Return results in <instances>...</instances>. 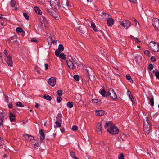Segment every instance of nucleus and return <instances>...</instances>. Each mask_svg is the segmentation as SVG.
Instances as JSON below:
<instances>
[{
	"mask_svg": "<svg viewBox=\"0 0 159 159\" xmlns=\"http://www.w3.org/2000/svg\"><path fill=\"white\" fill-rule=\"evenodd\" d=\"M23 16L25 19L28 20L29 19V17L28 14L26 13H23Z\"/></svg>",
	"mask_w": 159,
	"mask_h": 159,
	"instance_id": "43",
	"label": "nucleus"
},
{
	"mask_svg": "<svg viewBox=\"0 0 159 159\" xmlns=\"http://www.w3.org/2000/svg\"><path fill=\"white\" fill-rule=\"evenodd\" d=\"M11 59L12 57L11 56L7 57L5 59L6 63L10 67H12L13 66V63Z\"/></svg>",
	"mask_w": 159,
	"mask_h": 159,
	"instance_id": "12",
	"label": "nucleus"
},
{
	"mask_svg": "<svg viewBox=\"0 0 159 159\" xmlns=\"http://www.w3.org/2000/svg\"><path fill=\"white\" fill-rule=\"evenodd\" d=\"M40 20H42V24H43V23L45 26H46V25H47V23L46 21V18L43 16H42Z\"/></svg>",
	"mask_w": 159,
	"mask_h": 159,
	"instance_id": "25",
	"label": "nucleus"
},
{
	"mask_svg": "<svg viewBox=\"0 0 159 159\" xmlns=\"http://www.w3.org/2000/svg\"><path fill=\"white\" fill-rule=\"evenodd\" d=\"M31 41L32 42H37V40L36 39H31Z\"/></svg>",
	"mask_w": 159,
	"mask_h": 159,
	"instance_id": "59",
	"label": "nucleus"
},
{
	"mask_svg": "<svg viewBox=\"0 0 159 159\" xmlns=\"http://www.w3.org/2000/svg\"><path fill=\"white\" fill-rule=\"evenodd\" d=\"M151 60L152 61L154 62L156 61V59L155 57L153 56H152L151 57Z\"/></svg>",
	"mask_w": 159,
	"mask_h": 159,
	"instance_id": "54",
	"label": "nucleus"
},
{
	"mask_svg": "<svg viewBox=\"0 0 159 159\" xmlns=\"http://www.w3.org/2000/svg\"><path fill=\"white\" fill-rule=\"evenodd\" d=\"M70 155L73 159L76 157L74 152L72 151H71L70 152Z\"/></svg>",
	"mask_w": 159,
	"mask_h": 159,
	"instance_id": "38",
	"label": "nucleus"
},
{
	"mask_svg": "<svg viewBox=\"0 0 159 159\" xmlns=\"http://www.w3.org/2000/svg\"><path fill=\"white\" fill-rule=\"evenodd\" d=\"M152 25L155 29L159 30V20L158 19H153L152 20Z\"/></svg>",
	"mask_w": 159,
	"mask_h": 159,
	"instance_id": "3",
	"label": "nucleus"
},
{
	"mask_svg": "<svg viewBox=\"0 0 159 159\" xmlns=\"http://www.w3.org/2000/svg\"><path fill=\"white\" fill-rule=\"evenodd\" d=\"M69 2L67 0H66L62 2L63 7L66 9H69V7H71V6H69Z\"/></svg>",
	"mask_w": 159,
	"mask_h": 159,
	"instance_id": "15",
	"label": "nucleus"
},
{
	"mask_svg": "<svg viewBox=\"0 0 159 159\" xmlns=\"http://www.w3.org/2000/svg\"><path fill=\"white\" fill-rule=\"evenodd\" d=\"M16 105L17 106H18L20 107H22L24 106V105L22 104L20 102H17Z\"/></svg>",
	"mask_w": 159,
	"mask_h": 159,
	"instance_id": "40",
	"label": "nucleus"
},
{
	"mask_svg": "<svg viewBox=\"0 0 159 159\" xmlns=\"http://www.w3.org/2000/svg\"><path fill=\"white\" fill-rule=\"evenodd\" d=\"M40 135V139L41 140L44 139L45 138L44 134L42 129H41L39 131Z\"/></svg>",
	"mask_w": 159,
	"mask_h": 159,
	"instance_id": "20",
	"label": "nucleus"
},
{
	"mask_svg": "<svg viewBox=\"0 0 159 159\" xmlns=\"http://www.w3.org/2000/svg\"><path fill=\"white\" fill-rule=\"evenodd\" d=\"M93 102L96 103H98L99 102V100L98 99H94L92 100Z\"/></svg>",
	"mask_w": 159,
	"mask_h": 159,
	"instance_id": "50",
	"label": "nucleus"
},
{
	"mask_svg": "<svg viewBox=\"0 0 159 159\" xmlns=\"http://www.w3.org/2000/svg\"><path fill=\"white\" fill-rule=\"evenodd\" d=\"M95 112L96 115L97 116H102L104 114V111L103 110H96Z\"/></svg>",
	"mask_w": 159,
	"mask_h": 159,
	"instance_id": "16",
	"label": "nucleus"
},
{
	"mask_svg": "<svg viewBox=\"0 0 159 159\" xmlns=\"http://www.w3.org/2000/svg\"><path fill=\"white\" fill-rule=\"evenodd\" d=\"M44 66H45V69L46 70H47V69H48V64H45Z\"/></svg>",
	"mask_w": 159,
	"mask_h": 159,
	"instance_id": "57",
	"label": "nucleus"
},
{
	"mask_svg": "<svg viewBox=\"0 0 159 159\" xmlns=\"http://www.w3.org/2000/svg\"><path fill=\"white\" fill-rule=\"evenodd\" d=\"M108 93L109 96L110 95L111 98L113 99H116L117 98L116 94L112 89L110 88L109 89Z\"/></svg>",
	"mask_w": 159,
	"mask_h": 159,
	"instance_id": "2",
	"label": "nucleus"
},
{
	"mask_svg": "<svg viewBox=\"0 0 159 159\" xmlns=\"http://www.w3.org/2000/svg\"><path fill=\"white\" fill-rule=\"evenodd\" d=\"M67 106L70 108H71L73 107V104L72 102H69L67 103Z\"/></svg>",
	"mask_w": 159,
	"mask_h": 159,
	"instance_id": "30",
	"label": "nucleus"
},
{
	"mask_svg": "<svg viewBox=\"0 0 159 159\" xmlns=\"http://www.w3.org/2000/svg\"><path fill=\"white\" fill-rule=\"evenodd\" d=\"M153 65L152 64H149L148 66V69L149 70L151 71L153 69Z\"/></svg>",
	"mask_w": 159,
	"mask_h": 159,
	"instance_id": "42",
	"label": "nucleus"
},
{
	"mask_svg": "<svg viewBox=\"0 0 159 159\" xmlns=\"http://www.w3.org/2000/svg\"><path fill=\"white\" fill-rule=\"evenodd\" d=\"M48 82L49 85L54 87L56 84V78L54 77H52L48 79Z\"/></svg>",
	"mask_w": 159,
	"mask_h": 159,
	"instance_id": "9",
	"label": "nucleus"
},
{
	"mask_svg": "<svg viewBox=\"0 0 159 159\" xmlns=\"http://www.w3.org/2000/svg\"><path fill=\"white\" fill-rule=\"evenodd\" d=\"M72 60H67L66 62L68 65V66L70 69L73 70L74 67V62H75L73 59Z\"/></svg>",
	"mask_w": 159,
	"mask_h": 159,
	"instance_id": "10",
	"label": "nucleus"
},
{
	"mask_svg": "<svg viewBox=\"0 0 159 159\" xmlns=\"http://www.w3.org/2000/svg\"><path fill=\"white\" fill-rule=\"evenodd\" d=\"M119 132L118 128L114 125L113 127H112L108 132L111 134H118Z\"/></svg>",
	"mask_w": 159,
	"mask_h": 159,
	"instance_id": "7",
	"label": "nucleus"
},
{
	"mask_svg": "<svg viewBox=\"0 0 159 159\" xmlns=\"http://www.w3.org/2000/svg\"><path fill=\"white\" fill-rule=\"evenodd\" d=\"M38 145H39V143H35V144H34V147H35V146L38 147Z\"/></svg>",
	"mask_w": 159,
	"mask_h": 159,
	"instance_id": "64",
	"label": "nucleus"
},
{
	"mask_svg": "<svg viewBox=\"0 0 159 159\" xmlns=\"http://www.w3.org/2000/svg\"><path fill=\"white\" fill-rule=\"evenodd\" d=\"M152 98H149V97L147 98L149 100V102L151 106H153L154 105V98L152 96Z\"/></svg>",
	"mask_w": 159,
	"mask_h": 159,
	"instance_id": "22",
	"label": "nucleus"
},
{
	"mask_svg": "<svg viewBox=\"0 0 159 159\" xmlns=\"http://www.w3.org/2000/svg\"><path fill=\"white\" fill-rule=\"evenodd\" d=\"M128 0L133 3H135L136 2V0Z\"/></svg>",
	"mask_w": 159,
	"mask_h": 159,
	"instance_id": "60",
	"label": "nucleus"
},
{
	"mask_svg": "<svg viewBox=\"0 0 159 159\" xmlns=\"http://www.w3.org/2000/svg\"><path fill=\"white\" fill-rule=\"evenodd\" d=\"M8 107L10 108H12L13 107L12 104L11 103H9L8 104Z\"/></svg>",
	"mask_w": 159,
	"mask_h": 159,
	"instance_id": "56",
	"label": "nucleus"
},
{
	"mask_svg": "<svg viewBox=\"0 0 159 159\" xmlns=\"http://www.w3.org/2000/svg\"><path fill=\"white\" fill-rule=\"evenodd\" d=\"M0 120H1V122H0V127L3 124V116H1L0 118Z\"/></svg>",
	"mask_w": 159,
	"mask_h": 159,
	"instance_id": "47",
	"label": "nucleus"
},
{
	"mask_svg": "<svg viewBox=\"0 0 159 159\" xmlns=\"http://www.w3.org/2000/svg\"><path fill=\"white\" fill-rule=\"evenodd\" d=\"M131 38L134 39V40L136 43H139L141 41L139 40V39L137 38H134L133 36H131Z\"/></svg>",
	"mask_w": 159,
	"mask_h": 159,
	"instance_id": "36",
	"label": "nucleus"
},
{
	"mask_svg": "<svg viewBox=\"0 0 159 159\" xmlns=\"http://www.w3.org/2000/svg\"><path fill=\"white\" fill-rule=\"evenodd\" d=\"M62 98L60 96L57 97L56 98L57 102L59 103L61 101Z\"/></svg>",
	"mask_w": 159,
	"mask_h": 159,
	"instance_id": "41",
	"label": "nucleus"
},
{
	"mask_svg": "<svg viewBox=\"0 0 159 159\" xmlns=\"http://www.w3.org/2000/svg\"><path fill=\"white\" fill-rule=\"evenodd\" d=\"M131 20L135 22V23H138V25H139V22H138V21H137L136 20V19L135 18H134V17H133V18H131Z\"/></svg>",
	"mask_w": 159,
	"mask_h": 159,
	"instance_id": "49",
	"label": "nucleus"
},
{
	"mask_svg": "<svg viewBox=\"0 0 159 159\" xmlns=\"http://www.w3.org/2000/svg\"><path fill=\"white\" fill-rule=\"evenodd\" d=\"M52 16L55 19H57L58 18V15H57L54 12V13L52 14Z\"/></svg>",
	"mask_w": 159,
	"mask_h": 159,
	"instance_id": "53",
	"label": "nucleus"
},
{
	"mask_svg": "<svg viewBox=\"0 0 159 159\" xmlns=\"http://www.w3.org/2000/svg\"><path fill=\"white\" fill-rule=\"evenodd\" d=\"M119 159H124V156L123 154L121 153L119 155Z\"/></svg>",
	"mask_w": 159,
	"mask_h": 159,
	"instance_id": "48",
	"label": "nucleus"
},
{
	"mask_svg": "<svg viewBox=\"0 0 159 159\" xmlns=\"http://www.w3.org/2000/svg\"><path fill=\"white\" fill-rule=\"evenodd\" d=\"M126 77L128 80H129L130 83H132L133 82V80L130 75H127L126 76Z\"/></svg>",
	"mask_w": 159,
	"mask_h": 159,
	"instance_id": "28",
	"label": "nucleus"
},
{
	"mask_svg": "<svg viewBox=\"0 0 159 159\" xmlns=\"http://www.w3.org/2000/svg\"><path fill=\"white\" fill-rule=\"evenodd\" d=\"M21 35L22 36H24L25 35V32L23 30V31L21 32Z\"/></svg>",
	"mask_w": 159,
	"mask_h": 159,
	"instance_id": "62",
	"label": "nucleus"
},
{
	"mask_svg": "<svg viewBox=\"0 0 159 159\" xmlns=\"http://www.w3.org/2000/svg\"><path fill=\"white\" fill-rule=\"evenodd\" d=\"M78 129V128L77 126L76 125H74L72 126V130L73 131H76Z\"/></svg>",
	"mask_w": 159,
	"mask_h": 159,
	"instance_id": "46",
	"label": "nucleus"
},
{
	"mask_svg": "<svg viewBox=\"0 0 159 159\" xmlns=\"http://www.w3.org/2000/svg\"><path fill=\"white\" fill-rule=\"evenodd\" d=\"M153 72L154 74L155 75L156 77L158 79H159V72L157 71L155 72L154 70L153 71Z\"/></svg>",
	"mask_w": 159,
	"mask_h": 159,
	"instance_id": "34",
	"label": "nucleus"
},
{
	"mask_svg": "<svg viewBox=\"0 0 159 159\" xmlns=\"http://www.w3.org/2000/svg\"><path fill=\"white\" fill-rule=\"evenodd\" d=\"M107 23L109 26L112 25L114 24L113 20L111 18H109L108 19Z\"/></svg>",
	"mask_w": 159,
	"mask_h": 159,
	"instance_id": "18",
	"label": "nucleus"
},
{
	"mask_svg": "<svg viewBox=\"0 0 159 159\" xmlns=\"http://www.w3.org/2000/svg\"><path fill=\"white\" fill-rule=\"evenodd\" d=\"M23 29L20 27H18L16 29V31L17 33H21L23 31Z\"/></svg>",
	"mask_w": 159,
	"mask_h": 159,
	"instance_id": "35",
	"label": "nucleus"
},
{
	"mask_svg": "<svg viewBox=\"0 0 159 159\" xmlns=\"http://www.w3.org/2000/svg\"><path fill=\"white\" fill-rule=\"evenodd\" d=\"M38 106H39V105H38V103L37 102H35V107L36 108H38Z\"/></svg>",
	"mask_w": 159,
	"mask_h": 159,
	"instance_id": "61",
	"label": "nucleus"
},
{
	"mask_svg": "<svg viewBox=\"0 0 159 159\" xmlns=\"http://www.w3.org/2000/svg\"><path fill=\"white\" fill-rule=\"evenodd\" d=\"M49 39H50V41H51V42L53 44L55 45L57 43V41L54 40L53 37L51 36H50V37H49Z\"/></svg>",
	"mask_w": 159,
	"mask_h": 159,
	"instance_id": "29",
	"label": "nucleus"
},
{
	"mask_svg": "<svg viewBox=\"0 0 159 159\" xmlns=\"http://www.w3.org/2000/svg\"><path fill=\"white\" fill-rule=\"evenodd\" d=\"M55 124L56 126L58 127H60L61 125V124L58 121H56Z\"/></svg>",
	"mask_w": 159,
	"mask_h": 159,
	"instance_id": "44",
	"label": "nucleus"
},
{
	"mask_svg": "<svg viewBox=\"0 0 159 159\" xmlns=\"http://www.w3.org/2000/svg\"><path fill=\"white\" fill-rule=\"evenodd\" d=\"M149 123L148 120V117H145V119H144V124L145 123V122Z\"/></svg>",
	"mask_w": 159,
	"mask_h": 159,
	"instance_id": "51",
	"label": "nucleus"
},
{
	"mask_svg": "<svg viewBox=\"0 0 159 159\" xmlns=\"http://www.w3.org/2000/svg\"><path fill=\"white\" fill-rule=\"evenodd\" d=\"M102 125L100 123H98L96 126V131L99 134H102Z\"/></svg>",
	"mask_w": 159,
	"mask_h": 159,
	"instance_id": "13",
	"label": "nucleus"
},
{
	"mask_svg": "<svg viewBox=\"0 0 159 159\" xmlns=\"http://www.w3.org/2000/svg\"><path fill=\"white\" fill-rule=\"evenodd\" d=\"M50 5L52 7L57 8L60 5L59 0H50Z\"/></svg>",
	"mask_w": 159,
	"mask_h": 159,
	"instance_id": "4",
	"label": "nucleus"
},
{
	"mask_svg": "<svg viewBox=\"0 0 159 159\" xmlns=\"http://www.w3.org/2000/svg\"><path fill=\"white\" fill-rule=\"evenodd\" d=\"M10 120L11 122H14L15 119V115L12 113H10L9 114Z\"/></svg>",
	"mask_w": 159,
	"mask_h": 159,
	"instance_id": "19",
	"label": "nucleus"
},
{
	"mask_svg": "<svg viewBox=\"0 0 159 159\" xmlns=\"http://www.w3.org/2000/svg\"><path fill=\"white\" fill-rule=\"evenodd\" d=\"M10 3L11 7H14L16 4V2L14 0H11Z\"/></svg>",
	"mask_w": 159,
	"mask_h": 159,
	"instance_id": "33",
	"label": "nucleus"
},
{
	"mask_svg": "<svg viewBox=\"0 0 159 159\" xmlns=\"http://www.w3.org/2000/svg\"><path fill=\"white\" fill-rule=\"evenodd\" d=\"M99 92L103 97H107L109 96L108 93H107L104 90L101 89L99 91Z\"/></svg>",
	"mask_w": 159,
	"mask_h": 159,
	"instance_id": "17",
	"label": "nucleus"
},
{
	"mask_svg": "<svg viewBox=\"0 0 159 159\" xmlns=\"http://www.w3.org/2000/svg\"><path fill=\"white\" fill-rule=\"evenodd\" d=\"M57 94L59 96H61L63 94L62 91V90H58L57 91Z\"/></svg>",
	"mask_w": 159,
	"mask_h": 159,
	"instance_id": "39",
	"label": "nucleus"
},
{
	"mask_svg": "<svg viewBox=\"0 0 159 159\" xmlns=\"http://www.w3.org/2000/svg\"><path fill=\"white\" fill-rule=\"evenodd\" d=\"M74 79L76 81H79L80 80V77L77 75H75L73 77Z\"/></svg>",
	"mask_w": 159,
	"mask_h": 159,
	"instance_id": "37",
	"label": "nucleus"
},
{
	"mask_svg": "<svg viewBox=\"0 0 159 159\" xmlns=\"http://www.w3.org/2000/svg\"><path fill=\"white\" fill-rule=\"evenodd\" d=\"M64 50V47L63 45L60 44L59 45L58 48L56 49L55 51V53L56 56L58 57L60 53Z\"/></svg>",
	"mask_w": 159,
	"mask_h": 159,
	"instance_id": "8",
	"label": "nucleus"
},
{
	"mask_svg": "<svg viewBox=\"0 0 159 159\" xmlns=\"http://www.w3.org/2000/svg\"><path fill=\"white\" fill-rule=\"evenodd\" d=\"M60 130L62 133H63L65 131V129H61Z\"/></svg>",
	"mask_w": 159,
	"mask_h": 159,
	"instance_id": "63",
	"label": "nucleus"
},
{
	"mask_svg": "<svg viewBox=\"0 0 159 159\" xmlns=\"http://www.w3.org/2000/svg\"><path fill=\"white\" fill-rule=\"evenodd\" d=\"M34 8L35 12L37 13L39 15L41 14L42 13V12H41V10L39 7H34Z\"/></svg>",
	"mask_w": 159,
	"mask_h": 159,
	"instance_id": "24",
	"label": "nucleus"
},
{
	"mask_svg": "<svg viewBox=\"0 0 159 159\" xmlns=\"http://www.w3.org/2000/svg\"><path fill=\"white\" fill-rule=\"evenodd\" d=\"M143 127V130L145 133L146 134H148L149 133L150 130V124L149 123H147L146 122L145 123H144Z\"/></svg>",
	"mask_w": 159,
	"mask_h": 159,
	"instance_id": "5",
	"label": "nucleus"
},
{
	"mask_svg": "<svg viewBox=\"0 0 159 159\" xmlns=\"http://www.w3.org/2000/svg\"><path fill=\"white\" fill-rule=\"evenodd\" d=\"M25 139L27 140L30 141L34 139V137L33 136L29 135L27 134L25 135Z\"/></svg>",
	"mask_w": 159,
	"mask_h": 159,
	"instance_id": "21",
	"label": "nucleus"
},
{
	"mask_svg": "<svg viewBox=\"0 0 159 159\" xmlns=\"http://www.w3.org/2000/svg\"><path fill=\"white\" fill-rule=\"evenodd\" d=\"M120 25L127 29L131 26L132 24L129 21L125 20L123 22H120Z\"/></svg>",
	"mask_w": 159,
	"mask_h": 159,
	"instance_id": "6",
	"label": "nucleus"
},
{
	"mask_svg": "<svg viewBox=\"0 0 159 159\" xmlns=\"http://www.w3.org/2000/svg\"><path fill=\"white\" fill-rule=\"evenodd\" d=\"M43 98L49 101H50L52 99L51 97L48 95L45 94L43 97Z\"/></svg>",
	"mask_w": 159,
	"mask_h": 159,
	"instance_id": "26",
	"label": "nucleus"
},
{
	"mask_svg": "<svg viewBox=\"0 0 159 159\" xmlns=\"http://www.w3.org/2000/svg\"><path fill=\"white\" fill-rule=\"evenodd\" d=\"M3 53L4 54L6 55V57H8V56H10L9 55H8H8L6 49L4 50Z\"/></svg>",
	"mask_w": 159,
	"mask_h": 159,
	"instance_id": "52",
	"label": "nucleus"
},
{
	"mask_svg": "<svg viewBox=\"0 0 159 159\" xmlns=\"http://www.w3.org/2000/svg\"><path fill=\"white\" fill-rule=\"evenodd\" d=\"M3 23L2 22H1L0 23V29L2 28L3 27Z\"/></svg>",
	"mask_w": 159,
	"mask_h": 159,
	"instance_id": "58",
	"label": "nucleus"
},
{
	"mask_svg": "<svg viewBox=\"0 0 159 159\" xmlns=\"http://www.w3.org/2000/svg\"><path fill=\"white\" fill-rule=\"evenodd\" d=\"M1 138L0 137V146H2L3 144H4L3 140H2L1 139Z\"/></svg>",
	"mask_w": 159,
	"mask_h": 159,
	"instance_id": "55",
	"label": "nucleus"
},
{
	"mask_svg": "<svg viewBox=\"0 0 159 159\" xmlns=\"http://www.w3.org/2000/svg\"><path fill=\"white\" fill-rule=\"evenodd\" d=\"M58 57L60 58H61L65 60L66 59V55L63 53H61L60 55H59Z\"/></svg>",
	"mask_w": 159,
	"mask_h": 159,
	"instance_id": "27",
	"label": "nucleus"
},
{
	"mask_svg": "<svg viewBox=\"0 0 159 159\" xmlns=\"http://www.w3.org/2000/svg\"><path fill=\"white\" fill-rule=\"evenodd\" d=\"M149 47L155 52H158L159 50V45L155 42L151 41L149 45Z\"/></svg>",
	"mask_w": 159,
	"mask_h": 159,
	"instance_id": "1",
	"label": "nucleus"
},
{
	"mask_svg": "<svg viewBox=\"0 0 159 159\" xmlns=\"http://www.w3.org/2000/svg\"><path fill=\"white\" fill-rule=\"evenodd\" d=\"M127 94L129 96V97L130 99L131 100V101L133 103L134 102V98H133L132 96L131 95V92L129 91V90H128L127 91Z\"/></svg>",
	"mask_w": 159,
	"mask_h": 159,
	"instance_id": "23",
	"label": "nucleus"
},
{
	"mask_svg": "<svg viewBox=\"0 0 159 159\" xmlns=\"http://www.w3.org/2000/svg\"><path fill=\"white\" fill-rule=\"evenodd\" d=\"M47 11L48 12L50 15L52 16V14H53L54 13V12L53 11L52 9H47Z\"/></svg>",
	"mask_w": 159,
	"mask_h": 159,
	"instance_id": "32",
	"label": "nucleus"
},
{
	"mask_svg": "<svg viewBox=\"0 0 159 159\" xmlns=\"http://www.w3.org/2000/svg\"><path fill=\"white\" fill-rule=\"evenodd\" d=\"M91 26L92 28L95 31H97V28L96 27L93 22H92L91 24Z\"/></svg>",
	"mask_w": 159,
	"mask_h": 159,
	"instance_id": "31",
	"label": "nucleus"
},
{
	"mask_svg": "<svg viewBox=\"0 0 159 159\" xmlns=\"http://www.w3.org/2000/svg\"><path fill=\"white\" fill-rule=\"evenodd\" d=\"M84 65L86 67V68L85 70H86V73L88 75V79H90V76L92 77L91 74L92 73H93V70H92V69L90 67H87L85 65Z\"/></svg>",
	"mask_w": 159,
	"mask_h": 159,
	"instance_id": "11",
	"label": "nucleus"
},
{
	"mask_svg": "<svg viewBox=\"0 0 159 159\" xmlns=\"http://www.w3.org/2000/svg\"><path fill=\"white\" fill-rule=\"evenodd\" d=\"M114 125L112 124L111 122H107L104 126L105 129L107 130V131L108 132L109 130L113 127Z\"/></svg>",
	"mask_w": 159,
	"mask_h": 159,
	"instance_id": "14",
	"label": "nucleus"
},
{
	"mask_svg": "<svg viewBox=\"0 0 159 159\" xmlns=\"http://www.w3.org/2000/svg\"><path fill=\"white\" fill-rule=\"evenodd\" d=\"M144 53L145 55H146L148 56H149L150 53L149 51L148 50H145L144 52Z\"/></svg>",
	"mask_w": 159,
	"mask_h": 159,
	"instance_id": "45",
	"label": "nucleus"
}]
</instances>
